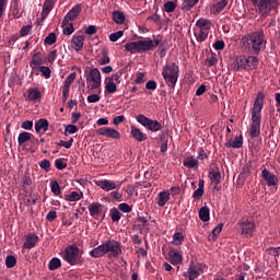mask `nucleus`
Returning <instances> with one entry per match:
<instances>
[{
	"instance_id": "de8ad7c7",
	"label": "nucleus",
	"mask_w": 280,
	"mask_h": 280,
	"mask_svg": "<svg viewBox=\"0 0 280 280\" xmlns=\"http://www.w3.org/2000/svg\"><path fill=\"white\" fill-rule=\"evenodd\" d=\"M50 189L55 196H60L61 194L60 184H58L56 180L50 183Z\"/></svg>"
},
{
	"instance_id": "58836bf2",
	"label": "nucleus",
	"mask_w": 280,
	"mask_h": 280,
	"mask_svg": "<svg viewBox=\"0 0 280 280\" xmlns=\"http://www.w3.org/2000/svg\"><path fill=\"white\" fill-rule=\"evenodd\" d=\"M62 266V261L60 258H52L48 264V270H58Z\"/></svg>"
},
{
	"instance_id": "bf43d9fd",
	"label": "nucleus",
	"mask_w": 280,
	"mask_h": 280,
	"mask_svg": "<svg viewBox=\"0 0 280 280\" xmlns=\"http://www.w3.org/2000/svg\"><path fill=\"white\" fill-rule=\"evenodd\" d=\"M102 100V96L100 94H91L88 96L89 104H97Z\"/></svg>"
},
{
	"instance_id": "1a4fd4ad",
	"label": "nucleus",
	"mask_w": 280,
	"mask_h": 280,
	"mask_svg": "<svg viewBox=\"0 0 280 280\" xmlns=\"http://www.w3.org/2000/svg\"><path fill=\"white\" fill-rule=\"evenodd\" d=\"M261 177L267 183L270 191H277V187L279 186V177H277V175L268 171V168H264L261 171Z\"/></svg>"
},
{
	"instance_id": "5701e85b",
	"label": "nucleus",
	"mask_w": 280,
	"mask_h": 280,
	"mask_svg": "<svg viewBox=\"0 0 280 280\" xmlns=\"http://www.w3.org/2000/svg\"><path fill=\"white\" fill-rule=\"evenodd\" d=\"M32 137L33 135L27 131L21 132L18 137L20 148H25V143H27V141H32Z\"/></svg>"
},
{
	"instance_id": "412c9836",
	"label": "nucleus",
	"mask_w": 280,
	"mask_h": 280,
	"mask_svg": "<svg viewBox=\"0 0 280 280\" xmlns=\"http://www.w3.org/2000/svg\"><path fill=\"white\" fill-rule=\"evenodd\" d=\"M244 145V137L237 136L234 138V140H230L229 142H225V148H235L240 149Z\"/></svg>"
},
{
	"instance_id": "393cba45",
	"label": "nucleus",
	"mask_w": 280,
	"mask_h": 280,
	"mask_svg": "<svg viewBox=\"0 0 280 280\" xmlns=\"http://www.w3.org/2000/svg\"><path fill=\"white\" fill-rule=\"evenodd\" d=\"M170 202V192L161 191L158 194L156 203L159 207H165Z\"/></svg>"
},
{
	"instance_id": "4c0bfd02",
	"label": "nucleus",
	"mask_w": 280,
	"mask_h": 280,
	"mask_svg": "<svg viewBox=\"0 0 280 280\" xmlns=\"http://www.w3.org/2000/svg\"><path fill=\"white\" fill-rule=\"evenodd\" d=\"M66 200L68 202H78V200H82V192L79 191H71L67 197Z\"/></svg>"
},
{
	"instance_id": "dca6fc26",
	"label": "nucleus",
	"mask_w": 280,
	"mask_h": 280,
	"mask_svg": "<svg viewBox=\"0 0 280 280\" xmlns=\"http://www.w3.org/2000/svg\"><path fill=\"white\" fill-rule=\"evenodd\" d=\"M95 185L104 191H113V189L117 187V184H115V182H110L108 179L96 180Z\"/></svg>"
},
{
	"instance_id": "6ab92c4d",
	"label": "nucleus",
	"mask_w": 280,
	"mask_h": 280,
	"mask_svg": "<svg viewBox=\"0 0 280 280\" xmlns=\"http://www.w3.org/2000/svg\"><path fill=\"white\" fill-rule=\"evenodd\" d=\"M130 135L139 143H141V141H145L148 139V136L145 133H143L141 129H139L135 126L131 127Z\"/></svg>"
},
{
	"instance_id": "79ce46f5",
	"label": "nucleus",
	"mask_w": 280,
	"mask_h": 280,
	"mask_svg": "<svg viewBox=\"0 0 280 280\" xmlns=\"http://www.w3.org/2000/svg\"><path fill=\"white\" fill-rule=\"evenodd\" d=\"M102 58L98 60L100 65H109L110 63V57H108V49L104 48L102 50Z\"/></svg>"
},
{
	"instance_id": "3c124183",
	"label": "nucleus",
	"mask_w": 280,
	"mask_h": 280,
	"mask_svg": "<svg viewBox=\"0 0 280 280\" xmlns=\"http://www.w3.org/2000/svg\"><path fill=\"white\" fill-rule=\"evenodd\" d=\"M121 36H124V31H118V32L112 33L109 35V40L112 43H117L121 38Z\"/></svg>"
},
{
	"instance_id": "49530a36",
	"label": "nucleus",
	"mask_w": 280,
	"mask_h": 280,
	"mask_svg": "<svg viewBox=\"0 0 280 280\" xmlns=\"http://www.w3.org/2000/svg\"><path fill=\"white\" fill-rule=\"evenodd\" d=\"M28 100L32 102H36V100H40V91L33 89L28 91Z\"/></svg>"
},
{
	"instance_id": "f03ea898",
	"label": "nucleus",
	"mask_w": 280,
	"mask_h": 280,
	"mask_svg": "<svg viewBox=\"0 0 280 280\" xmlns=\"http://www.w3.org/2000/svg\"><path fill=\"white\" fill-rule=\"evenodd\" d=\"M264 102H266V94L258 92L252 108L249 135L253 139L261 135V110H264Z\"/></svg>"
},
{
	"instance_id": "e433bc0d",
	"label": "nucleus",
	"mask_w": 280,
	"mask_h": 280,
	"mask_svg": "<svg viewBox=\"0 0 280 280\" xmlns=\"http://www.w3.org/2000/svg\"><path fill=\"white\" fill-rule=\"evenodd\" d=\"M226 5H229V0H221L212 7V10L214 13L220 14V12H222Z\"/></svg>"
},
{
	"instance_id": "aec40b11",
	"label": "nucleus",
	"mask_w": 280,
	"mask_h": 280,
	"mask_svg": "<svg viewBox=\"0 0 280 280\" xmlns=\"http://www.w3.org/2000/svg\"><path fill=\"white\" fill-rule=\"evenodd\" d=\"M89 212L91 218H100V213H102V203L93 202L92 205L89 206Z\"/></svg>"
},
{
	"instance_id": "473e14b6",
	"label": "nucleus",
	"mask_w": 280,
	"mask_h": 280,
	"mask_svg": "<svg viewBox=\"0 0 280 280\" xmlns=\"http://www.w3.org/2000/svg\"><path fill=\"white\" fill-rule=\"evenodd\" d=\"M199 220H201V222H209V220H211L209 207L205 206L200 208Z\"/></svg>"
},
{
	"instance_id": "a211bd4d",
	"label": "nucleus",
	"mask_w": 280,
	"mask_h": 280,
	"mask_svg": "<svg viewBox=\"0 0 280 280\" xmlns=\"http://www.w3.org/2000/svg\"><path fill=\"white\" fill-rule=\"evenodd\" d=\"M72 49L75 51H82V48L84 47V35H78L73 36L71 39Z\"/></svg>"
},
{
	"instance_id": "0eeeda50",
	"label": "nucleus",
	"mask_w": 280,
	"mask_h": 280,
	"mask_svg": "<svg viewBox=\"0 0 280 280\" xmlns=\"http://www.w3.org/2000/svg\"><path fill=\"white\" fill-rule=\"evenodd\" d=\"M85 80L90 85V91H95V89H100L102 86V73H100V69L93 68L91 71H84Z\"/></svg>"
},
{
	"instance_id": "bb28decb",
	"label": "nucleus",
	"mask_w": 280,
	"mask_h": 280,
	"mask_svg": "<svg viewBox=\"0 0 280 280\" xmlns=\"http://www.w3.org/2000/svg\"><path fill=\"white\" fill-rule=\"evenodd\" d=\"M112 19L117 25H124V23H126V14L121 11H114L112 13Z\"/></svg>"
},
{
	"instance_id": "20e7f679",
	"label": "nucleus",
	"mask_w": 280,
	"mask_h": 280,
	"mask_svg": "<svg viewBox=\"0 0 280 280\" xmlns=\"http://www.w3.org/2000/svg\"><path fill=\"white\" fill-rule=\"evenodd\" d=\"M180 73V67L176 65V62H171L168 65L163 66L162 68V77L171 89L176 88V82H178V75Z\"/></svg>"
},
{
	"instance_id": "39448f33",
	"label": "nucleus",
	"mask_w": 280,
	"mask_h": 280,
	"mask_svg": "<svg viewBox=\"0 0 280 280\" xmlns=\"http://www.w3.org/2000/svg\"><path fill=\"white\" fill-rule=\"evenodd\" d=\"M256 12L265 18L270 15L272 10L279 8V0H249Z\"/></svg>"
},
{
	"instance_id": "2f4dec72",
	"label": "nucleus",
	"mask_w": 280,
	"mask_h": 280,
	"mask_svg": "<svg viewBox=\"0 0 280 280\" xmlns=\"http://www.w3.org/2000/svg\"><path fill=\"white\" fill-rule=\"evenodd\" d=\"M200 0H183L182 3V10L183 12H190V10H194V7L198 3Z\"/></svg>"
},
{
	"instance_id": "5fc2aeb1",
	"label": "nucleus",
	"mask_w": 280,
	"mask_h": 280,
	"mask_svg": "<svg viewBox=\"0 0 280 280\" xmlns=\"http://www.w3.org/2000/svg\"><path fill=\"white\" fill-rule=\"evenodd\" d=\"M34 26L32 24H28V25H24L22 26V28L20 30V36H27V34H30L32 32V28Z\"/></svg>"
},
{
	"instance_id": "6e6552de",
	"label": "nucleus",
	"mask_w": 280,
	"mask_h": 280,
	"mask_svg": "<svg viewBox=\"0 0 280 280\" xmlns=\"http://www.w3.org/2000/svg\"><path fill=\"white\" fill-rule=\"evenodd\" d=\"M138 124H141L144 128H148L151 132H159L161 130L162 125L159 120H152L148 118L145 115L140 114L137 116Z\"/></svg>"
},
{
	"instance_id": "864d4df0",
	"label": "nucleus",
	"mask_w": 280,
	"mask_h": 280,
	"mask_svg": "<svg viewBox=\"0 0 280 280\" xmlns=\"http://www.w3.org/2000/svg\"><path fill=\"white\" fill-rule=\"evenodd\" d=\"M45 45H54L56 43V33H49L44 39Z\"/></svg>"
},
{
	"instance_id": "13d9d810",
	"label": "nucleus",
	"mask_w": 280,
	"mask_h": 280,
	"mask_svg": "<svg viewBox=\"0 0 280 280\" xmlns=\"http://www.w3.org/2000/svg\"><path fill=\"white\" fill-rule=\"evenodd\" d=\"M39 71L44 75V78H51V69H49V67L40 66Z\"/></svg>"
},
{
	"instance_id": "c85d7f7f",
	"label": "nucleus",
	"mask_w": 280,
	"mask_h": 280,
	"mask_svg": "<svg viewBox=\"0 0 280 280\" xmlns=\"http://www.w3.org/2000/svg\"><path fill=\"white\" fill-rule=\"evenodd\" d=\"M224 228L223 223H219L209 234L208 240L209 242H215L218 240V235L222 233V229Z\"/></svg>"
},
{
	"instance_id": "f704fd0d",
	"label": "nucleus",
	"mask_w": 280,
	"mask_h": 280,
	"mask_svg": "<svg viewBox=\"0 0 280 280\" xmlns=\"http://www.w3.org/2000/svg\"><path fill=\"white\" fill-rule=\"evenodd\" d=\"M39 198L40 196H38V194L31 192L28 196H26V199H25L26 207H32L33 205H36Z\"/></svg>"
},
{
	"instance_id": "69168bd1",
	"label": "nucleus",
	"mask_w": 280,
	"mask_h": 280,
	"mask_svg": "<svg viewBox=\"0 0 280 280\" xmlns=\"http://www.w3.org/2000/svg\"><path fill=\"white\" fill-rule=\"evenodd\" d=\"M55 167H57L60 171L66 170L67 163H65L62 159H57L55 160Z\"/></svg>"
},
{
	"instance_id": "9d476101",
	"label": "nucleus",
	"mask_w": 280,
	"mask_h": 280,
	"mask_svg": "<svg viewBox=\"0 0 280 280\" xmlns=\"http://www.w3.org/2000/svg\"><path fill=\"white\" fill-rule=\"evenodd\" d=\"M82 12V4H75L63 18L61 22V26L65 27V25H69L71 21H75L78 16H80V13Z\"/></svg>"
},
{
	"instance_id": "c9c22d12",
	"label": "nucleus",
	"mask_w": 280,
	"mask_h": 280,
	"mask_svg": "<svg viewBox=\"0 0 280 280\" xmlns=\"http://www.w3.org/2000/svg\"><path fill=\"white\" fill-rule=\"evenodd\" d=\"M250 165L243 166L242 172L238 174V180H241L242 183H246L247 176L250 175Z\"/></svg>"
},
{
	"instance_id": "c756f323",
	"label": "nucleus",
	"mask_w": 280,
	"mask_h": 280,
	"mask_svg": "<svg viewBox=\"0 0 280 280\" xmlns=\"http://www.w3.org/2000/svg\"><path fill=\"white\" fill-rule=\"evenodd\" d=\"M198 163H199L198 160L195 159L194 156H188L183 161L184 167H187L188 170H194L198 167Z\"/></svg>"
},
{
	"instance_id": "4d7b16f0",
	"label": "nucleus",
	"mask_w": 280,
	"mask_h": 280,
	"mask_svg": "<svg viewBox=\"0 0 280 280\" xmlns=\"http://www.w3.org/2000/svg\"><path fill=\"white\" fill-rule=\"evenodd\" d=\"M73 32H75V28H73V23H68L67 25H65L63 34L66 36H71Z\"/></svg>"
},
{
	"instance_id": "e2e57ef3",
	"label": "nucleus",
	"mask_w": 280,
	"mask_h": 280,
	"mask_svg": "<svg viewBox=\"0 0 280 280\" xmlns=\"http://www.w3.org/2000/svg\"><path fill=\"white\" fill-rule=\"evenodd\" d=\"M118 209L122 211V213H130L132 211V207L128 203H119Z\"/></svg>"
},
{
	"instance_id": "0e129e2a",
	"label": "nucleus",
	"mask_w": 280,
	"mask_h": 280,
	"mask_svg": "<svg viewBox=\"0 0 280 280\" xmlns=\"http://www.w3.org/2000/svg\"><path fill=\"white\" fill-rule=\"evenodd\" d=\"M205 65L206 67H215L218 65V58L212 56L205 60Z\"/></svg>"
},
{
	"instance_id": "f8f14e48",
	"label": "nucleus",
	"mask_w": 280,
	"mask_h": 280,
	"mask_svg": "<svg viewBox=\"0 0 280 280\" xmlns=\"http://www.w3.org/2000/svg\"><path fill=\"white\" fill-rule=\"evenodd\" d=\"M97 135L101 137H107L108 139H120L121 135L117 129H113L110 127H102L97 129Z\"/></svg>"
},
{
	"instance_id": "ea45409f",
	"label": "nucleus",
	"mask_w": 280,
	"mask_h": 280,
	"mask_svg": "<svg viewBox=\"0 0 280 280\" xmlns=\"http://www.w3.org/2000/svg\"><path fill=\"white\" fill-rule=\"evenodd\" d=\"M183 242H185V235H183V232H176L173 235V244L175 246H180V244H183Z\"/></svg>"
},
{
	"instance_id": "b1692460",
	"label": "nucleus",
	"mask_w": 280,
	"mask_h": 280,
	"mask_svg": "<svg viewBox=\"0 0 280 280\" xmlns=\"http://www.w3.org/2000/svg\"><path fill=\"white\" fill-rule=\"evenodd\" d=\"M40 130H44V132H47L49 130V121L45 118H40L35 122V132H40Z\"/></svg>"
},
{
	"instance_id": "774afa93",
	"label": "nucleus",
	"mask_w": 280,
	"mask_h": 280,
	"mask_svg": "<svg viewBox=\"0 0 280 280\" xmlns=\"http://www.w3.org/2000/svg\"><path fill=\"white\" fill-rule=\"evenodd\" d=\"M145 89L148 91H156V81L150 80L145 83Z\"/></svg>"
},
{
	"instance_id": "f257e3e1",
	"label": "nucleus",
	"mask_w": 280,
	"mask_h": 280,
	"mask_svg": "<svg viewBox=\"0 0 280 280\" xmlns=\"http://www.w3.org/2000/svg\"><path fill=\"white\" fill-rule=\"evenodd\" d=\"M241 47L244 51L259 55L262 49H266V35L264 31H255L246 34L241 39Z\"/></svg>"
},
{
	"instance_id": "37998d69",
	"label": "nucleus",
	"mask_w": 280,
	"mask_h": 280,
	"mask_svg": "<svg viewBox=\"0 0 280 280\" xmlns=\"http://www.w3.org/2000/svg\"><path fill=\"white\" fill-rule=\"evenodd\" d=\"M112 218V222H119L121 220V213L119 212V209L113 208L109 213Z\"/></svg>"
},
{
	"instance_id": "052dcab7",
	"label": "nucleus",
	"mask_w": 280,
	"mask_h": 280,
	"mask_svg": "<svg viewBox=\"0 0 280 280\" xmlns=\"http://www.w3.org/2000/svg\"><path fill=\"white\" fill-rule=\"evenodd\" d=\"M57 145H59L60 148H66L67 150H69V148H71V145H73V138H71L69 141H65V140H60Z\"/></svg>"
},
{
	"instance_id": "338daca9",
	"label": "nucleus",
	"mask_w": 280,
	"mask_h": 280,
	"mask_svg": "<svg viewBox=\"0 0 280 280\" xmlns=\"http://www.w3.org/2000/svg\"><path fill=\"white\" fill-rule=\"evenodd\" d=\"M56 58H58V50L55 49L48 54L47 60L48 62L54 63L56 62Z\"/></svg>"
},
{
	"instance_id": "f3484780",
	"label": "nucleus",
	"mask_w": 280,
	"mask_h": 280,
	"mask_svg": "<svg viewBox=\"0 0 280 280\" xmlns=\"http://www.w3.org/2000/svg\"><path fill=\"white\" fill-rule=\"evenodd\" d=\"M43 65V57H40V52H36L33 55L31 61H30V67L32 69V73H36L38 71V67Z\"/></svg>"
},
{
	"instance_id": "4be33fe9",
	"label": "nucleus",
	"mask_w": 280,
	"mask_h": 280,
	"mask_svg": "<svg viewBox=\"0 0 280 280\" xmlns=\"http://www.w3.org/2000/svg\"><path fill=\"white\" fill-rule=\"evenodd\" d=\"M170 261L173 266H178V264H183V255L176 250H171L168 253Z\"/></svg>"
},
{
	"instance_id": "7c9ffc66",
	"label": "nucleus",
	"mask_w": 280,
	"mask_h": 280,
	"mask_svg": "<svg viewBox=\"0 0 280 280\" xmlns=\"http://www.w3.org/2000/svg\"><path fill=\"white\" fill-rule=\"evenodd\" d=\"M196 25L199 27L200 31H206L207 32V31L211 30V21L207 20L205 18L199 19L196 22Z\"/></svg>"
},
{
	"instance_id": "72a5a7b5",
	"label": "nucleus",
	"mask_w": 280,
	"mask_h": 280,
	"mask_svg": "<svg viewBox=\"0 0 280 280\" xmlns=\"http://www.w3.org/2000/svg\"><path fill=\"white\" fill-rule=\"evenodd\" d=\"M126 51H130L131 54H140L139 51V40L130 42L125 45Z\"/></svg>"
},
{
	"instance_id": "a878e982",
	"label": "nucleus",
	"mask_w": 280,
	"mask_h": 280,
	"mask_svg": "<svg viewBox=\"0 0 280 280\" xmlns=\"http://www.w3.org/2000/svg\"><path fill=\"white\" fill-rule=\"evenodd\" d=\"M138 47H139L140 54H145V51H152V39L138 40Z\"/></svg>"
},
{
	"instance_id": "8fccbe9b",
	"label": "nucleus",
	"mask_w": 280,
	"mask_h": 280,
	"mask_svg": "<svg viewBox=\"0 0 280 280\" xmlns=\"http://www.w3.org/2000/svg\"><path fill=\"white\" fill-rule=\"evenodd\" d=\"M5 266L7 268H14V266H16V257L12 255L7 256Z\"/></svg>"
},
{
	"instance_id": "a18cd8bd",
	"label": "nucleus",
	"mask_w": 280,
	"mask_h": 280,
	"mask_svg": "<svg viewBox=\"0 0 280 280\" xmlns=\"http://www.w3.org/2000/svg\"><path fill=\"white\" fill-rule=\"evenodd\" d=\"M247 62H248V69H257L259 58H257L256 56H248Z\"/></svg>"
},
{
	"instance_id": "603ef678",
	"label": "nucleus",
	"mask_w": 280,
	"mask_h": 280,
	"mask_svg": "<svg viewBox=\"0 0 280 280\" xmlns=\"http://www.w3.org/2000/svg\"><path fill=\"white\" fill-rule=\"evenodd\" d=\"M174 10H176V2L174 1H167L164 4V11H166L168 14L174 12Z\"/></svg>"
},
{
	"instance_id": "423d86ee",
	"label": "nucleus",
	"mask_w": 280,
	"mask_h": 280,
	"mask_svg": "<svg viewBox=\"0 0 280 280\" xmlns=\"http://www.w3.org/2000/svg\"><path fill=\"white\" fill-rule=\"evenodd\" d=\"M63 259L67 264H70V266H78V264H82V257H80V248L78 245L72 244L66 247Z\"/></svg>"
},
{
	"instance_id": "4468645a",
	"label": "nucleus",
	"mask_w": 280,
	"mask_h": 280,
	"mask_svg": "<svg viewBox=\"0 0 280 280\" xmlns=\"http://www.w3.org/2000/svg\"><path fill=\"white\" fill-rule=\"evenodd\" d=\"M24 243L23 248H26L27 250H32L38 244V235L34 233H28L24 236Z\"/></svg>"
},
{
	"instance_id": "09e8293b",
	"label": "nucleus",
	"mask_w": 280,
	"mask_h": 280,
	"mask_svg": "<svg viewBox=\"0 0 280 280\" xmlns=\"http://www.w3.org/2000/svg\"><path fill=\"white\" fill-rule=\"evenodd\" d=\"M75 132H78V126L68 125V126H66V130H65L63 135L66 137H69V135H75Z\"/></svg>"
},
{
	"instance_id": "c03bdc74",
	"label": "nucleus",
	"mask_w": 280,
	"mask_h": 280,
	"mask_svg": "<svg viewBox=\"0 0 280 280\" xmlns=\"http://www.w3.org/2000/svg\"><path fill=\"white\" fill-rule=\"evenodd\" d=\"M105 91L107 93H117V84L113 81H105Z\"/></svg>"
},
{
	"instance_id": "680f3d73",
	"label": "nucleus",
	"mask_w": 280,
	"mask_h": 280,
	"mask_svg": "<svg viewBox=\"0 0 280 280\" xmlns=\"http://www.w3.org/2000/svg\"><path fill=\"white\" fill-rule=\"evenodd\" d=\"M266 253H268V255H272L273 257H279L280 247H269L266 249Z\"/></svg>"
},
{
	"instance_id": "ddd939ff",
	"label": "nucleus",
	"mask_w": 280,
	"mask_h": 280,
	"mask_svg": "<svg viewBox=\"0 0 280 280\" xmlns=\"http://www.w3.org/2000/svg\"><path fill=\"white\" fill-rule=\"evenodd\" d=\"M200 270H202V268L196 266L194 261H191L188 270L184 272V277H187L188 280H196L200 277Z\"/></svg>"
},
{
	"instance_id": "cd10ccee",
	"label": "nucleus",
	"mask_w": 280,
	"mask_h": 280,
	"mask_svg": "<svg viewBox=\"0 0 280 280\" xmlns=\"http://www.w3.org/2000/svg\"><path fill=\"white\" fill-rule=\"evenodd\" d=\"M208 176L214 185H220V182L222 180V174L220 173V168L217 167V171H210L208 173Z\"/></svg>"
},
{
	"instance_id": "a19ab883",
	"label": "nucleus",
	"mask_w": 280,
	"mask_h": 280,
	"mask_svg": "<svg viewBox=\"0 0 280 280\" xmlns=\"http://www.w3.org/2000/svg\"><path fill=\"white\" fill-rule=\"evenodd\" d=\"M75 78H77L75 72L70 73L65 80L63 89H69L70 90L71 84H73V82H75Z\"/></svg>"
},
{
	"instance_id": "2eb2a0df",
	"label": "nucleus",
	"mask_w": 280,
	"mask_h": 280,
	"mask_svg": "<svg viewBox=\"0 0 280 280\" xmlns=\"http://www.w3.org/2000/svg\"><path fill=\"white\" fill-rule=\"evenodd\" d=\"M233 69L234 71H241V69L248 71V59L244 56L237 57L233 63Z\"/></svg>"
},
{
	"instance_id": "7ed1b4c3",
	"label": "nucleus",
	"mask_w": 280,
	"mask_h": 280,
	"mask_svg": "<svg viewBox=\"0 0 280 280\" xmlns=\"http://www.w3.org/2000/svg\"><path fill=\"white\" fill-rule=\"evenodd\" d=\"M121 242L116 240H108L105 243L98 245L90 252V256L94 259L108 255L109 259H117L121 255Z\"/></svg>"
},
{
	"instance_id": "9b49d317",
	"label": "nucleus",
	"mask_w": 280,
	"mask_h": 280,
	"mask_svg": "<svg viewBox=\"0 0 280 280\" xmlns=\"http://www.w3.org/2000/svg\"><path fill=\"white\" fill-rule=\"evenodd\" d=\"M238 225L242 230V235H244V237H253V233H255V223L249 221V220H245V221H241L238 222Z\"/></svg>"
},
{
	"instance_id": "6e6d98bb",
	"label": "nucleus",
	"mask_w": 280,
	"mask_h": 280,
	"mask_svg": "<svg viewBox=\"0 0 280 280\" xmlns=\"http://www.w3.org/2000/svg\"><path fill=\"white\" fill-rule=\"evenodd\" d=\"M39 167L45 170V172H51V162H49V160H43L39 163Z\"/></svg>"
}]
</instances>
